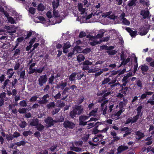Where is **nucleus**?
<instances>
[{"label":"nucleus","mask_w":154,"mask_h":154,"mask_svg":"<svg viewBox=\"0 0 154 154\" xmlns=\"http://www.w3.org/2000/svg\"><path fill=\"white\" fill-rule=\"evenodd\" d=\"M150 28L149 25H145L139 28V33L141 35H146L148 32Z\"/></svg>","instance_id":"nucleus-1"},{"label":"nucleus","mask_w":154,"mask_h":154,"mask_svg":"<svg viewBox=\"0 0 154 154\" xmlns=\"http://www.w3.org/2000/svg\"><path fill=\"white\" fill-rule=\"evenodd\" d=\"M47 81V75L46 74L40 76L38 80V84L40 87H42Z\"/></svg>","instance_id":"nucleus-2"},{"label":"nucleus","mask_w":154,"mask_h":154,"mask_svg":"<svg viewBox=\"0 0 154 154\" xmlns=\"http://www.w3.org/2000/svg\"><path fill=\"white\" fill-rule=\"evenodd\" d=\"M45 122L47 124V127L49 128L53 126L54 123H56V120H53L51 117H48L44 120Z\"/></svg>","instance_id":"nucleus-3"},{"label":"nucleus","mask_w":154,"mask_h":154,"mask_svg":"<svg viewBox=\"0 0 154 154\" xmlns=\"http://www.w3.org/2000/svg\"><path fill=\"white\" fill-rule=\"evenodd\" d=\"M89 116H81L79 117V125H86L88 122L85 121L87 120Z\"/></svg>","instance_id":"nucleus-4"},{"label":"nucleus","mask_w":154,"mask_h":154,"mask_svg":"<svg viewBox=\"0 0 154 154\" xmlns=\"http://www.w3.org/2000/svg\"><path fill=\"white\" fill-rule=\"evenodd\" d=\"M125 14L124 12H123L122 13L120 16V20L122 21V23L124 25L126 26H129L130 24V22L126 18H125Z\"/></svg>","instance_id":"nucleus-5"},{"label":"nucleus","mask_w":154,"mask_h":154,"mask_svg":"<svg viewBox=\"0 0 154 154\" xmlns=\"http://www.w3.org/2000/svg\"><path fill=\"white\" fill-rule=\"evenodd\" d=\"M92 62L88 60L85 61L82 63V69L84 70H88L89 68V66L92 65Z\"/></svg>","instance_id":"nucleus-6"},{"label":"nucleus","mask_w":154,"mask_h":154,"mask_svg":"<svg viewBox=\"0 0 154 154\" xmlns=\"http://www.w3.org/2000/svg\"><path fill=\"white\" fill-rule=\"evenodd\" d=\"M63 125L65 128L72 129L75 126V124L72 122L68 120L65 121L63 123Z\"/></svg>","instance_id":"nucleus-7"},{"label":"nucleus","mask_w":154,"mask_h":154,"mask_svg":"<svg viewBox=\"0 0 154 154\" xmlns=\"http://www.w3.org/2000/svg\"><path fill=\"white\" fill-rule=\"evenodd\" d=\"M49 97V95L47 94H45L42 97V100H40L38 101V103L40 104H46L48 102V100L47 98Z\"/></svg>","instance_id":"nucleus-8"},{"label":"nucleus","mask_w":154,"mask_h":154,"mask_svg":"<svg viewBox=\"0 0 154 154\" xmlns=\"http://www.w3.org/2000/svg\"><path fill=\"white\" fill-rule=\"evenodd\" d=\"M125 29L129 33L131 37H135L137 33V31H133L131 28L127 27H125Z\"/></svg>","instance_id":"nucleus-9"},{"label":"nucleus","mask_w":154,"mask_h":154,"mask_svg":"<svg viewBox=\"0 0 154 154\" xmlns=\"http://www.w3.org/2000/svg\"><path fill=\"white\" fill-rule=\"evenodd\" d=\"M74 109L76 111L78 115L81 114L83 112V108L81 105H75Z\"/></svg>","instance_id":"nucleus-10"},{"label":"nucleus","mask_w":154,"mask_h":154,"mask_svg":"<svg viewBox=\"0 0 154 154\" xmlns=\"http://www.w3.org/2000/svg\"><path fill=\"white\" fill-rule=\"evenodd\" d=\"M135 134L136 135V138L138 140L141 139L145 136L144 134L140 131L136 132Z\"/></svg>","instance_id":"nucleus-11"},{"label":"nucleus","mask_w":154,"mask_h":154,"mask_svg":"<svg viewBox=\"0 0 154 154\" xmlns=\"http://www.w3.org/2000/svg\"><path fill=\"white\" fill-rule=\"evenodd\" d=\"M114 47L113 46H110L109 47V49L106 51V52L109 55H114L116 54L117 51L116 50H113Z\"/></svg>","instance_id":"nucleus-12"},{"label":"nucleus","mask_w":154,"mask_h":154,"mask_svg":"<svg viewBox=\"0 0 154 154\" xmlns=\"http://www.w3.org/2000/svg\"><path fill=\"white\" fill-rule=\"evenodd\" d=\"M139 68L140 69L143 74L144 75L146 74L145 72H146L149 69L148 66L145 64L140 66Z\"/></svg>","instance_id":"nucleus-13"},{"label":"nucleus","mask_w":154,"mask_h":154,"mask_svg":"<svg viewBox=\"0 0 154 154\" xmlns=\"http://www.w3.org/2000/svg\"><path fill=\"white\" fill-rule=\"evenodd\" d=\"M110 88H108L105 89L102 91V92L101 93V95H103V97H107L108 95H109L111 94V91H110Z\"/></svg>","instance_id":"nucleus-14"},{"label":"nucleus","mask_w":154,"mask_h":154,"mask_svg":"<svg viewBox=\"0 0 154 154\" xmlns=\"http://www.w3.org/2000/svg\"><path fill=\"white\" fill-rule=\"evenodd\" d=\"M149 13L148 10H143L141 11L140 14L143 16L144 19H146L149 17Z\"/></svg>","instance_id":"nucleus-15"},{"label":"nucleus","mask_w":154,"mask_h":154,"mask_svg":"<svg viewBox=\"0 0 154 154\" xmlns=\"http://www.w3.org/2000/svg\"><path fill=\"white\" fill-rule=\"evenodd\" d=\"M128 149V147L126 146L122 145L119 146L117 149V154L120 153Z\"/></svg>","instance_id":"nucleus-16"},{"label":"nucleus","mask_w":154,"mask_h":154,"mask_svg":"<svg viewBox=\"0 0 154 154\" xmlns=\"http://www.w3.org/2000/svg\"><path fill=\"white\" fill-rule=\"evenodd\" d=\"M14 73V71L13 69L11 68L7 70L6 74L8 75V78H11L12 77Z\"/></svg>","instance_id":"nucleus-17"},{"label":"nucleus","mask_w":154,"mask_h":154,"mask_svg":"<svg viewBox=\"0 0 154 154\" xmlns=\"http://www.w3.org/2000/svg\"><path fill=\"white\" fill-rule=\"evenodd\" d=\"M79 11L81 12V14H84L85 11V8H83V4L82 3H79L78 5Z\"/></svg>","instance_id":"nucleus-18"},{"label":"nucleus","mask_w":154,"mask_h":154,"mask_svg":"<svg viewBox=\"0 0 154 154\" xmlns=\"http://www.w3.org/2000/svg\"><path fill=\"white\" fill-rule=\"evenodd\" d=\"M98 109V108H95L93 109L90 112L89 115L90 116H93L94 117L97 116V113Z\"/></svg>","instance_id":"nucleus-19"},{"label":"nucleus","mask_w":154,"mask_h":154,"mask_svg":"<svg viewBox=\"0 0 154 154\" xmlns=\"http://www.w3.org/2000/svg\"><path fill=\"white\" fill-rule=\"evenodd\" d=\"M39 123L38 120L37 119H32L31 121L30 125L32 126H35L36 127Z\"/></svg>","instance_id":"nucleus-20"},{"label":"nucleus","mask_w":154,"mask_h":154,"mask_svg":"<svg viewBox=\"0 0 154 154\" xmlns=\"http://www.w3.org/2000/svg\"><path fill=\"white\" fill-rule=\"evenodd\" d=\"M77 75V72H74L72 73L69 76V79L71 81H74Z\"/></svg>","instance_id":"nucleus-21"},{"label":"nucleus","mask_w":154,"mask_h":154,"mask_svg":"<svg viewBox=\"0 0 154 154\" xmlns=\"http://www.w3.org/2000/svg\"><path fill=\"white\" fill-rule=\"evenodd\" d=\"M137 0H129L128 2L127 5L129 7L135 6Z\"/></svg>","instance_id":"nucleus-22"},{"label":"nucleus","mask_w":154,"mask_h":154,"mask_svg":"<svg viewBox=\"0 0 154 154\" xmlns=\"http://www.w3.org/2000/svg\"><path fill=\"white\" fill-rule=\"evenodd\" d=\"M54 79H55L54 77V75H53L52 74L51 77L48 79V84L52 85L54 84Z\"/></svg>","instance_id":"nucleus-23"},{"label":"nucleus","mask_w":154,"mask_h":154,"mask_svg":"<svg viewBox=\"0 0 154 154\" xmlns=\"http://www.w3.org/2000/svg\"><path fill=\"white\" fill-rule=\"evenodd\" d=\"M98 124H99V125H100L101 123L100 122H97L95 124H94V123L88 124L87 126V128L88 129H90L93 127L94 125H97Z\"/></svg>","instance_id":"nucleus-24"},{"label":"nucleus","mask_w":154,"mask_h":154,"mask_svg":"<svg viewBox=\"0 0 154 154\" xmlns=\"http://www.w3.org/2000/svg\"><path fill=\"white\" fill-rule=\"evenodd\" d=\"M114 105L112 104L109 106L108 107V110H107V114H109L111 118V115L112 114L111 113V112H112V110H113V108L114 107Z\"/></svg>","instance_id":"nucleus-25"},{"label":"nucleus","mask_w":154,"mask_h":154,"mask_svg":"<svg viewBox=\"0 0 154 154\" xmlns=\"http://www.w3.org/2000/svg\"><path fill=\"white\" fill-rule=\"evenodd\" d=\"M36 128L38 131H42L44 129L45 127L41 123H38Z\"/></svg>","instance_id":"nucleus-26"},{"label":"nucleus","mask_w":154,"mask_h":154,"mask_svg":"<svg viewBox=\"0 0 154 154\" xmlns=\"http://www.w3.org/2000/svg\"><path fill=\"white\" fill-rule=\"evenodd\" d=\"M122 112L123 111L122 110H120L115 114H112V115H111V118L113 119H114L116 118L115 117V116H117V117L121 115L122 113Z\"/></svg>","instance_id":"nucleus-27"},{"label":"nucleus","mask_w":154,"mask_h":154,"mask_svg":"<svg viewBox=\"0 0 154 154\" xmlns=\"http://www.w3.org/2000/svg\"><path fill=\"white\" fill-rule=\"evenodd\" d=\"M85 59V57L82 54H79L77 56V60L79 62L83 61Z\"/></svg>","instance_id":"nucleus-28"},{"label":"nucleus","mask_w":154,"mask_h":154,"mask_svg":"<svg viewBox=\"0 0 154 154\" xmlns=\"http://www.w3.org/2000/svg\"><path fill=\"white\" fill-rule=\"evenodd\" d=\"M56 105L58 107H62L65 105V103L60 100H58L56 103Z\"/></svg>","instance_id":"nucleus-29"},{"label":"nucleus","mask_w":154,"mask_h":154,"mask_svg":"<svg viewBox=\"0 0 154 154\" xmlns=\"http://www.w3.org/2000/svg\"><path fill=\"white\" fill-rule=\"evenodd\" d=\"M70 150L72 151H74L76 152H79L82 151V149L79 147L75 146H71L70 147Z\"/></svg>","instance_id":"nucleus-30"},{"label":"nucleus","mask_w":154,"mask_h":154,"mask_svg":"<svg viewBox=\"0 0 154 154\" xmlns=\"http://www.w3.org/2000/svg\"><path fill=\"white\" fill-rule=\"evenodd\" d=\"M142 105L139 106L136 109L137 111V115L141 116L142 115V113H141L142 109Z\"/></svg>","instance_id":"nucleus-31"},{"label":"nucleus","mask_w":154,"mask_h":154,"mask_svg":"<svg viewBox=\"0 0 154 154\" xmlns=\"http://www.w3.org/2000/svg\"><path fill=\"white\" fill-rule=\"evenodd\" d=\"M76 115H78V114L76 112V111L74 109L70 112L69 116L72 119L75 117Z\"/></svg>","instance_id":"nucleus-32"},{"label":"nucleus","mask_w":154,"mask_h":154,"mask_svg":"<svg viewBox=\"0 0 154 154\" xmlns=\"http://www.w3.org/2000/svg\"><path fill=\"white\" fill-rule=\"evenodd\" d=\"M45 9V7L43 4L40 3L38 6L37 10L39 11H42Z\"/></svg>","instance_id":"nucleus-33"},{"label":"nucleus","mask_w":154,"mask_h":154,"mask_svg":"<svg viewBox=\"0 0 154 154\" xmlns=\"http://www.w3.org/2000/svg\"><path fill=\"white\" fill-rule=\"evenodd\" d=\"M4 28L8 30H9V31L8 32L9 33H15L16 31V30H11V27L8 26H5L4 27Z\"/></svg>","instance_id":"nucleus-34"},{"label":"nucleus","mask_w":154,"mask_h":154,"mask_svg":"<svg viewBox=\"0 0 154 154\" xmlns=\"http://www.w3.org/2000/svg\"><path fill=\"white\" fill-rule=\"evenodd\" d=\"M75 51V53H80L81 52L82 50V48L79 46H75L73 49Z\"/></svg>","instance_id":"nucleus-35"},{"label":"nucleus","mask_w":154,"mask_h":154,"mask_svg":"<svg viewBox=\"0 0 154 154\" xmlns=\"http://www.w3.org/2000/svg\"><path fill=\"white\" fill-rule=\"evenodd\" d=\"M105 31L103 30H101L99 31V33L96 36L97 38H100L103 36V34H104Z\"/></svg>","instance_id":"nucleus-36"},{"label":"nucleus","mask_w":154,"mask_h":154,"mask_svg":"<svg viewBox=\"0 0 154 154\" xmlns=\"http://www.w3.org/2000/svg\"><path fill=\"white\" fill-rule=\"evenodd\" d=\"M53 7V9H55V8H57L59 5V0L54 1L52 2Z\"/></svg>","instance_id":"nucleus-37"},{"label":"nucleus","mask_w":154,"mask_h":154,"mask_svg":"<svg viewBox=\"0 0 154 154\" xmlns=\"http://www.w3.org/2000/svg\"><path fill=\"white\" fill-rule=\"evenodd\" d=\"M140 3L143 5H145L147 7L149 6V1H147L146 2L144 0H139Z\"/></svg>","instance_id":"nucleus-38"},{"label":"nucleus","mask_w":154,"mask_h":154,"mask_svg":"<svg viewBox=\"0 0 154 154\" xmlns=\"http://www.w3.org/2000/svg\"><path fill=\"white\" fill-rule=\"evenodd\" d=\"M149 131L151 135L154 136V126L152 125H150Z\"/></svg>","instance_id":"nucleus-39"},{"label":"nucleus","mask_w":154,"mask_h":154,"mask_svg":"<svg viewBox=\"0 0 154 154\" xmlns=\"http://www.w3.org/2000/svg\"><path fill=\"white\" fill-rule=\"evenodd\" d=\"M20 105L22 107H26L27 106L26 101L24 100L21 101L19 103Z\"/></svg>","instance_id":"nucleus-40"},{"label":"nucleus","mask_w":154,"mask_h":154,"mask_svg":"<svg viewBox=\"0 0 154 154\" xmlns=\"http://www.w3.org/2000/svg\"><path fill=\"white\" fill-rule=\"evenodd\" d=\"M55 105L54 102H51L49 103L47 105V107L49 109L54 107Z\"/></svg>","instance_id":"nucleus-41"},{"label":"nucleus","mask_w":154,"mask_h":154,"mask_svg":"<svg viewBox=\"0 0 154 154\" xmlns=\"http://www.w3.org/2000/svg\"><path fill=\"white\" fill-rule=\"evenodd\" d=\"M131 129L129 128L125 131V133L123 134V137H125L130 135L131 134Z\"/></svg>","instance_id":"nucleus-42"},{"label":"nucleus","mask_w":154,"mask_h":154,"mask_svg":"<svg viewBox=\"0 0 154 154\" xmlns=\"http://www.w3.org/2000/svg\"><path fill=\"white\" fill-rule=\"evenodd\" d=\"M27 109L25 108H20L18 110V112L20 113L24 114L26 112Z\"/></svg>","instance_id":"nucleus-43"},{"label":"nucleus","mask_w":154,"mask_h":154,"mask_svg":"<svg viewBox=\"0 0 154 154\" xmlns=\"http://www.w3.org/2000/svg\"><path fill=\"white\" fill-rule=\"evenodd\" d=\"M32 133V132L30 131H25L23 132V134L24 136L26 137L31 135Z\"/></svg>","instance_id":"nucleus-44"},{"label":"nucleus","mask_w":154,"mask_h":154,"mask_svg":"<svg viewBox=\"0 0 154 154\" xmlns=\"http://www.w3.org/2000/svg\"><path fill=\"white\" fill-rule=\"evenodd\" d=\"M140 117V116L137 115H136V116L133 117V119H132V124H133L136 122L139 118Z\"/></svg>","instance_id":"nucleus-45"},{"label":"nucleus","mask_w":154,"mask_h":154,"mask_svg":"<svg viewBox=\"0 0 154 154\" xmlns=\"http://www.w3.org/2000/svg\"><path fill=\"white\" fill-rule=\"evenodd\" d=\"M36 9L35 8L33 7H30L29 8L28 11L29 13L32 14H34L35 13Z\"/></svg>","instance_id":"nucleus-46"},{"label":"nucleus","mask_w":154,"mask_h":154,"mask_svg":"<svg viewBox=\"0 0 154 154\" xmlns=\"http://www.w3.org/2000/svg\"><path fill=\"white\" fill-rule=\"evenodd\" d=\"M113 138V139L111 141V143L112 144H114L115 142H117L120 139V137L117 136Z\"/></svg>","instance_id":"nucleus-47"},{"label":"nucleus","mask_w":154,"mask_h":154,"mask_svg":"<svg viewBox=\"0 0 154 154\" xmlns=\"http://www.w3.org/2000/svg\"><path fill=\"white\" fill-rule=\"evenodd\" d=\"M130 59L129 58H127L126 60L125 59L124 60H123V61H122L121 64H120L119 67L121 66L122 65H125L127 63L129 62H130Z\"/></svg>","instance_id":"nucleus-48"},{"label":"nucleus","mask_w":154,"mask_h":154,"mask_svg":"<svg viewBox=\"0 0 154 154\" xmlns=\"http://www.w3.org/2000/svg\"><path fill=\"white\" fill-rule=\"evenodd\" d=\"M110 80L111 79L108 78L105 79L102 82V85L109 83L110 81Z\"/></svg>","instance_id":"nucleus-49"},{"label":"nucleus","mask_w":154,"mask_h":154,"mask_svg":"<svg viewBox=\"0 0 154 154\" xmlns=\"http://www.w3.org/2000/svg\"><path fill=\"white\" fill-rule=\"evenodd\" d=\"M146 141L145 142V144L147 145H149L151 144L152 143V140L150 139V137H147L146 139Z\"/></svg>","instance_id":"nucleus-50"},{"label":"nucleus","mask_w":154,"mask_h":154,"mask_svg":"<svg viewBox=\"0 0 154 154\" xmlns=\"http://www.w3.org/2000/svg\"><path fill=\"white\" fill-rule=\"evenodd\" d=\"M71 45L70 44V42H67L64 44V45L63 48L68 49L71 47Z\"/></svg>","instance_id":"nucleus-51"},{"label":"nucleus","mask_w":154,"mask_h":154,"mask_svg":"<svg viewBox=\"0 0 154 154\" xmlns=\"http://www.w3.org/2000/svg\"><path fill=\"white\" fill-rule=\"evenodd\" d=\"M26 143L25 141L22 140L20 142L16 143L15 144L18 146H20L21 145L24 146L25 144Z\"/></svg>","instance_id":"nucleus-52"},{"label":"nucleus","mask_w":154,"mask_h":154,"mask_svg":"<svg viewBox=\"0 0 154 154\" xmlns=\"http://www.w3.org/2000/svg\"><path fill=\"white\" fill-rule=\"evenodd\" d=\"M136 84L138 87L140 88L142 87L143 84L142 82L140 79L136 81Z\"/></svg>","instance_id":"nucleus-53"},{"label":"nucleus","mask_w":154,"mask_h":154,"mask_svg":"<svg viewBox=\"0 0 154 154\" xmlns=\"http://www.w3.org/2000/svg\"><path fill=\"white\" fill-rule=\"evenodd\" d=\"M60 84V86L61 87V89L62 90H63L64 89L65 87L67 85V82H62Z\"/></svg>","instance_id":"nucleus-54"},{"label":"nucleus","mask_w":154,"mask_h":154,"mask_svg":"<svg viewBox=\"0 0 154 154\" xmlns=\"http://www.w3.org/2000/svg\"><path fill=\"white\" fill-rule=\"evenodd\" d=\"M6 137L7 140L8 141L12 140L13 138V136L11 135V134H6Z\"/></svg>","instance_id":"nucleus-55"},{"label":"nucleus","mask_w":154,"mask_h":154,"mask_svg":"<svg viewBox=\"0 0 154 154\" xmlns=\"http://www.w3.org/2000/svg\"><path fill=\"white\" fill-rule=\"evenodd\" d=\"M89 137V134H87L85 135L83 137H82V140L84 142H86L88 140Z\"/></svg>","instance_id":"nucleus-56"},{"label":"nucleus","mask_w":154,"mask_h":154,"mask_svg":"<svg viewBox=\"0 0 154 154\" xmlns=\"http://www.w3.org/2000/svg\"><path fill=\"white\" fill-rule=\"evenodd\" d=\"M61 96V94L60 93V92L58 91V93L54 96V97L55 99L57 100V99H60V98Z\"/></svg>","instance_id":"nucleus-57"},{"label":"nucleus","mask_w":154,"mask_h":154,"mask_svg":"<svg viewBox=\"0 0 154 154\" xmlns=\"http://www.w3.org/2000/svg\"><path fill=\"white\" fill-rule=\"evenodd\" d=\"M60 109L59 107L55 108L54 110H53L52 112V113L53 115L54 114L57 113L60 111Z\"/></svg>","instance_id":"nucleus-58"},{"label":"nucleus","mask_w":154,"mask_h":154,"mask_svg":"<svg viewBox=\"0 0 154 154\" xmlns=\"http://www.w3.org/2000/svg\"><path fill=\"white\" fill-rule=\"evenodd\" d=\"M75 146H81L83 143L82 141H75L74 143Z\"/></svg>","instance_id":"nucleus-59"},{"label":"nucleus","mask_w":154,"mask_h":154,"mask_svg":"<svg viewBox=\"0 0 154 154\" xmlns=\"http://www.w3.org/2000/svg\"><path fill=\"white\" fill-rule=\"evenodd\" d=\"M53 15L55 17H58L60 16V14L55 9H54Z\"/></svg>","instance_id":"nucleus-60"},{"label":"nucleus","mask_w":154,"mask_h":154,"mask_svg":"<svg viewBox=\"0 0 154 154\" xmlns=\"http://www.w3.org/2000/svg\"><path fill=\"white\" fill-rule=\"evenodd\" d=\"M38 98V97L37 96H32L29 99V101L31 102H35Z\"/></svg>","instance_id":"nucleus-61"},{"label":"nucleus","mask_w":154,"mask_h":154,"mask_svg":"<svg viewBox=\"0 0 154 154\" xmlns=\"http://www.w3.org/2000/svg\"><path fill=\"white\" fill-rule=\"evenodd\" d=\"M62 95L63 97L62 98V100H64L68 96V95L66 94V92L65 91H63L62 94Z\"/></svg>","instance_id":"nucleus-62"},{"label":"nucleus","mask_w":154,"mask_h":154,"mask_svg":"<svg viewBox=\"0 0 154 154\" xmlns=\"http://www.w3.org/2000/svg\"><path fill=\"white\" fill-rule=\"evenodd\" d=\"M50 88V86L48 84L45 86L43 90L45 92H46L49 90Z\"/></svg>","instance_id":"nucleus-63"},{"label":"nucleus","mask_w":154,"mask_h":154,"mask_svg":"<svg viewBox=\"0 0 154 154\" xmlns=\"http://www.w3.org/2000/svg\"><path fill=\"white\" fill-rule=\"evenodd\" d=\"M8 21L11 24H14L15 23V21L12 17H10L8 18Z\"/></svg>","instance_id":"nucleus-64"}]
</instances>
